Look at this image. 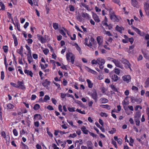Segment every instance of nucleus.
Instances as JSON below:
<instances>
[{"instance_id":"nucleus-1","label":"nucleus","mask_w":149,"mask_h":149,"mask_svg":"<svg viewBox=\"0 0 149 149\" xmlns=\"http://www.w3.org/2000/svg\"><path fill=\"white\" fill-rule=\"evenodd\" d=\"M109 76L113 81L116 82L118 79V76L115 74L111 73L109 74Z\"/></svg>"},{"instance_id":"nucleus-2","label":"nucleus","mask_w":149,"mask_h":149,"mask_svg":"<svg viewBox=\"0 0 149 149\" xmlns=\"http://www.w3.org/2000/svg\"><path fill=\"white\" fill-rule=\"evenodd\" d=\"M138 0H131V2L132 5L134 7L139 8L140 6Z\"/></svg>"},{"instance_id":"nucleus-3","label":"nucleus","mask_w":149,"mask_h":149,"mask_svg":"<svg viewBox=\"0 0 149 149\" xmlns=\"http://www.w3.org/2000/svg\"><path fill=\"white\" fill-rule=\"evenodd\" d=\"M144 9L146 15L149 16V4L147 3H144Z\"/></svg>"},{"instance_id":"nucleus-4","label":"nucleus","mask_w":149,"mask_h":149,"mask_svg":"<svg viewBox=\"0 0 149 149\" xmlns=\"http://www.w3.org/2000/svg\"><path fill=\"white\" fill-rule=\"evenodd\" d=\"M123 80L126 82L127 83H128L130 81L131 79V77L129 75H125L122 77Z\"/></svg>"},{"instance_id":"nucleus-5","label":"nucleus","mask_w":149,"mask_h":149,"mask_svg":"<svg viewBox=\"0 0 149 149\" xmlns=\"http://www.w3.org/2000/svg\"><path fill=\"white\" fill-rule=\"evenodd\" d=\"M109 15L110 18L114 22H118V19L114 13H110Z\"/></svg>"},{"instance_id":"nucleus-6","label":"nucleus","mask_w":149,"mask_h":149,"mask_svg":"<svg viewBox=\"0 0 149 149\" xmlns=\"http://www.w3.org/2000/svg\"><path fill=\"white\" fill-rule=\"evenodd\" d=\"M17 88H19L20 87V88L22 89H24L25 88V86L24 85V83L23 81H18L17 82Z\"/></svg>"},{"instance_id":"nucleus-7","label":"nucleus","mask_w":149,"mask_h":149,"mask_svg":"<svg viewBox=\"0 0 149 149\" xmlns=\"http://www.w3.org/2000/svg\"><path fill=\"white\" fill-rule=\"evenodd\" d=\"M38 39L42 43H45L46 42V40L43 37L40 35H37Z\"/></svg>"},{"instance_id":"nucleus-8","label":"nucleus","mask_w":149,"mask_h":149,"mask_svg":"<svg viewBox=\"0 0 149 149\" xmlns=\"http://www.w3.org/2000/svg\"><path fill=\"white\" fill-rule=\"evenodd\" d=\"M113 62L115 64V65L117 67L122 68L120 63L118 60L114 59L113 61ZM122 67L123 68V67Z\"/></svg>"},{"instance_id":"nucleus-9","label":"nucleus","mask_w":149,"mask_h":149,"mask_svg":"<svg viewBox=\"0 0 149 149\" xmlns=\"http://www.w3.org/2000/svg\"><path fill=\"white\" fill-rule=\"evenodd\" d=\"M97 61L98 65H104L105 62V60L101 58H98Z\"/></svg>"},{"instance_id":"nucleus-10","label":"nucleus","mask_w":149,"mask_h":149,"mask_svg":"<svg viewBox=\"0 0 149 149\" xmlns=\"http://www.w3.org/2000/svg\"><path fill=\"white\" fill-rule=\"evenodd\" d=\"M81 14L82 17L84 18L87 19H89L90 18L89 15L87 13L82 12Z\"/></svg>"},{"instance_id":"nucleus-11","label":"nucleus","mask_w":149,"mask_h":149,"mask_svg":"<svg viewBox=\"0 0 149 149\" xmlns=\"http://www.w3.org/2000/svg\"><path fill=\"white\" fill-rule=\"evenodd\" d=\"M89 38H90L89 39L90 40L89 41V43L88 44V46L90 47L92 46L93 44L94 41V39L92 36H91Z\"/></svg>"},{"instance_id":"nucleus-12","label":"nucleus","mask_w":149,"mask_h":149,"mask_svg":"<svg viewBox=\"0 0 149 149\" xmlns=\"http://www.w3.org/2000/svg\"><path fill=\"white\" fill-rule=\"evenodd\" d=\"M91 96L92 98L95 100V102H96L97 99V95L96 91H94L91 94Z\"/></svg>"},{"instance_id":"nucleus-13","label":"nucleus","mask_w":149,"mask_h":149,"mask_svg":"<svg viewBox=\"0 0 149 149\" xmlns=\"http://www.w3.org/2000/svg\"><path fill=\"white\" fill-rule=\"evenodd\" d=\"M24 72L27 75H29L31 77H33V73L31 71H30L27 70H24Z\"/></svg>"},{"instance_id":"nucleus-14","label":"nucleus","mask_w":149,"mask_h":149,"mask_svg":"<svg viewBox=\"0 0 149 149\" xmlns=\"http://www.w3.org/2000/svg\"><path fill=\"white\" fill-rule=\"evenodd\" d=\"M27 59L29 63H31L33 61V59L31 56V54H27Z\"/></svg>"},{"instance_id":"nucleus-15","label":"nucleus","mask_w":149,"mask_h":149,"mask_svg":"<svg viewBox=\"0 0 149 149\" xmlns=\"http://www.w3.org/2000/svg\"><path fill=\"white\" fill-rule=\"evenodd\" d=\"M122 103L125 110V111H127L128 110V108L127 107H126L125 106L128 104L129 103L124 100L123 102Z\"/></svg>"},{"instance_id":"nucleus-16","label":"nucleus","mask_w":149,"mask_h":149,"mask_svg":"<svg viewBox=\"0 0 149 149\" xmlns=\"http://www.w3.org/2000/svg\"><path fill=\"white\" fill-rule=\"evenodd\" d=\"M81 130L85 134H87L88 132V131L86 129V127L84 126H83L81 128Z\"/></svg>"},{"instance_id":"nucleus-17","label":"nucleus","mask_w":149,"mask_h":149,"mask_svg":"<svg viewBox=\"0 0 149 149\" xmlns=\"http://www.w3.org/2000/svg\"><path fill=\"white\" fill-rule=\"evenodd\" d=\"M93 17L95 21L97 22H99L100 21L99 18L97 15L96 14H94L93 16Z\"/></svg>"},{"instance_id":"nucleus-18","label":"nucleus","mask_w":149,"mask_h":149,"mask_svg":"<svg viewBox=\"0 0 149 149\" xmlns=\"http://www.w3.org/2000/svg\"><path fill=\"white\" fill-rule=\"evenodd\" d=\"M132 29L136 31L138 34L141 35V31L138 28L134 26H132Z\"/></svg>"},{"instance_id":"nucleus-19","label":"nucleus","mask_w":149,"mask_h":149,"mask_svg":"<svg viewBox=\"0 0 149 149\" xmlns=\"http://www.w3.org/2000/svg\"><path fill=\"white\" fill-rule=\"evenodd\" d=\"M96 40L99 45H101L102 41L101 37L100 36H98Z\"/></svg>"},{"instance_id":"nucleus-20","label":"nucleus","mask_w":149,"mask_h":149,"mask_svg":"<svg viewBox=\"0 0 149 149\" xmlns=\"http://www.w3.org/2000/svg\"><path fill=\"white\" fill-rule=\"evenodd\" d=\"M50 84V82L48 81L47 79H46L42 83V85L45 87L47 86Z\"/></svg>"},{"instance_id":"nucleus-21","label":"nucleus","mask_w":149,"mask_h":149,"mask_svg":"<svg viewBox=\"0 0 149 149\" xmlns=\"http://www.w3.org/2000/svg\"><path fill=\"white\" fill-rule=\"evenodd\" d=\"M86 68H87V70H88L89 72L94 74H97V72L91 69L88 67H87Z\"/></svg>"},{"instance_id":"nucleus-22","label":"nucleus","mask_w":149,"mask_h":149,"mask_svg":"<svg viewBox=\"0 0 149 149\" xmlns=\"http://www.w3.org/2000/svg\"><path fill=\"white\" fill-rule=\"evenodd\" d=\"M86 81L88 84V87L90 88H92L93 86V84L91 82L90 80L87 79L86 80Z\"/></svg>"},{"instance_id":"nucleus-23","label":"nucleus","mask_w":149,"mask_h":149,"mask_svg":"<svg viewBox=\"0 0 149 149\" xmlns=\"http://www.w3.org/2000/svg\"><path fill=\"white\" fill-rule=\"evenodd\" d=\"M100 101L101 103H107L108 101L107 99L104 97L100 99Z\"/></svg>"},{"instance_id":"nucleus-24","label":"nucleus","mask_w":149,"mask_h":149,"mask_svg":"<svg viewBox=\"0 0 149 149\" xmlns=\"http://www.w3.org/2000/svg\"><path fill=\"white\" fill-rule=\"evenodd\" d=\"M141 116V113L140 112H136L134 118H139Z\"/></svg>"},{"instance_id":"nucleus-25","label":"nucleus","mask_w":149,"mask_h":149,"mask_svg":"<svg viewBox=\"0 0 149 149\" xmlns=\"http://www.w3.org/2000/svg\"><path fill=\"white\" fill-rule=\"evenodd\" d=\"M100 106L102 108H105L109 110L110 109V106L108 104L101 105Z\"/></svg>"},{"instance_id":"nucleus-26","label":"nucleus","mask_w":149,"mask_h":149,"mask_svg":"<svg viewBox=\"0 0 149 149\" xmlns=\"http://www.w3.org/2000/svg\"><path fill=\"white\" fill-rule=\"evenodd\" d=\"M149 86V77L146 80L145 83L144 87L147 88Z\"/></svg>"},{"instance_id":"nucleus-27","label":"nucleus","mask_w":149,"mask_h":149,"mask_svg":"<svg viewBox=\"0 0 149 149\" xmlns=\"http://www.w3.org/2000/svg\"><path fill=\"white\" fill-rule=\"evenodd\" d=\"M72 54L71 53H68L66 54V58L67 60H70V58L73 56Z\"/></svg>"},{"instance_id":"nucleus-28","label":"nucleus","mask_w":149,"mask_h":149,"mask_svg":"<svg viewBox=\"0 0 149 149\" xmlns=\"http://www.w3.org/2000/svg\"><path fill=\"white\" fill-rule=\"evenodd\" d=\"M110 86L113 91L116 92H118L117 89L116 88L114 85L112 84L110 85Z\"/></svg>"},{"instance_id":"nucleus-29","label":"nucleus","mask_w":149,"mask_h":149,"mask_svg":"<svg viewBox=\"0 0 149 149\" xmlns=\"http://www.w3.org/2000/svg\"><path fill=\"white\" fill-rule=\"evenodd\" d=\"M25 47L26 49L28 51L27 54H31V51L30 47L28 46L27 45H26Z\"/></svg>"},{"instance_id":"nucleus-30","label":"nucleus","mask_w":149,"mask_h":149,"mask_svg":"<svg viewBox=\"0 0 149 149\" xmlns=\"http://www.w3.org/2000/svg\"><path fill=\"white\" fill-rule=\"evenodd\" d=\"M53 26L55 29L56 30L58 28V24L56 23H53Z\"/></svg>"},{"instance_id":"nucleus-31","label":"nucleus","mask_w":149,"mask_h":149,"mask_svg":"<svg viewBox=\"0 0 149 149\" xmlns=\"http://www.w3.org/2000/svg\"><path fill=\"white\" fill-rule=\"evenodd\" d=\"M7 107L8 109H11L14 108V106L11 104L9 103L7 105Z\"/></svg>"},{"instance_id":"nucleus-32","label":"nucleus","mask_w":149,"mask_h":149,"mask_svg":"<svg viewBox=\"0 0 149 149\" xmlns=\"http://www.w3.org/2000/svg\"><path fill=\"white\" fill-rule=\"evenodd\" d=\"M139 118H134V120L136 123V125L137 126H139L140 125V121L139 120Z\"/></svg>"},{"instance_id":"nucleus-33","label":"nucleus","mask_w":149,"mask_h":149,"mask_svg":"<svg viewBox=\"0 0 149 149\" xmlns=\"http://www.w3.org/2000/svg\"><path fill=\"white\" fill-rule=\"evenodd\" d=\"M40 107V106L38 104H36L34 106L33 109L36 110L38 109Z\"/></svg>"},{"instance_id":"nucleus-34","label":"nucleus","mask_w":149,"mask_h":149,"mask_svg":"<svg viewBox=\"0 0 149 149\" xmlns=\"http://www.w3.org/2000/svg\"><path fill=\"white\" fill-rule=\"evenodd\" d=\"M13 38L14 39V40L15 46H17V45L18 44L17 38L15 36H13Z\"/></svg>"},{"instance_id":"nucleus-35","label":"nucleus","mask_w":149,"mask_h":149,"mask_svg":"<svg viewBox=\"0 0 149 149\" xmlns=\"http://www.w3.org/2000/svg\"><path fill=\"white\" fill-rule=\"evenodd\" d=\"M90 38L89 37H86L84 40V41L85 42L84 43V44L88 46V44L87 42L88 41V40H89Z\"/></svg>"},{"instance_id":"nucleus-36","label":"nucleus","mask_w":149,"mask_h":149,"mask_svg":"<svg viewBox=\"0 0 149 149\" xmlns=\"http://www.w3.org/2000/svg\"><path fill=\"white\" fill-rule=\"evenodd\" d=\"M125 66L126 68H130V70L131 69V68H130V63L128 62L127 63L125 64Z\"/></svg>"},{"instance_id":"nucleus-37","label":"nucleus","mask_w":149,"mask_h":149,"mask_svg":"<svg viewBox=\"0 0 149 149\" xmlns=\"http://www.w3.org/2000/svg\"><path fill=\"white\" fill-rule=\"evenodd\" d=\"M21 144L23 146L22 147L23 149H28V146L26 145H25L22 142H21Z\"/></svg>"},{"instance_id":"nucleus-38","label":"nucleus","mask_w":149,"mask_h":149,"mask_svg":"<svg viewBox=\"0 0 149 149\" xmlns=\"http://www.w3.org/2000/svg\"><path fill=\"white\" fill-rule=\"evenodd\" d=\"M81 16H81L80 15H78L77 16V19L80 22H82L83 20V19L82 17Z\"/></svg>"},{"instance_id":"nucleus-39","label":"nucleus","mask_w":149,"mask_h":149,"mask_svg":"<svg viewBox=\"0 0 149 149\" xmlns=\"http://www.w3.org/2000/svg\"><path fill=\"white\" fill-rule=\"evenodd\" d=\"M50 99V97L47 95H45L44 98V102H46L47 100Z\"/></svg>"},{"instance_id":"nucleus-40","label":"nucleus","mask_w":149,"mask_h":149,"mask_svg":"<svg viewBox=\"0 0 149 149\" xmlns=\"http://www.w3.org/2000/svg\"><path fill=\"white\" fill-rule=\"evenodd\" d=\"M17 52L18 53L21 55L22 56L23 55V51H22L20 49L17 50Z\"/></svg>"},{"instance_id":"nucleus-41","label":"nucleus","mask_w":149,"mask_h":149,"mask_svg":"<svg viewBox=\"0 0 149 149\" xmlns=\"http://www.w3.org/2000/svg\"><path fill=\"white\" fill-rule=\"evenodd\" d=\"M0 6L1 7V9L3 10H4L5 7V5L2 2H0Z\"/></svg>"},{"instance_id":"nucleus-42","label":"nucleus","mask_w":149,"mask_h":149,"mask_svg":"<svg viewBox=\"0 0 149 149\" xmlns=\"http://www.w3.org/2000/svg\"><path fill=\"white\" fill-rule=\"evenodd\" d=\"M68 111L71 112H74L75 111V107H72V108H70V107H68Z\"/></svg>"},{"instance_id":"nucleus-43","label":"nucleus","mask_w":149,"mask_h":149,"mask_svg":"<svg viewBox=\"0 0 149 149\" xmlns=\"http://www.w3.org/2000/svg\"><path fill=\"white\" fill-rule=\"evenodd\" d=\"M1 136L3 137L4 138H6V134L4 131H2L1 132Z\"/></svg>"},{"instance_id":"nucleus-44","label":"nucleus","mask_w":149,"mask_h":149,"mask_svg":"<svg viewBox=\"0 0 149 149\" xmlns=\"http://www.w3.org/2000/svg\"><path fill=\"white\" fill-rule=\"evenodd\" d=\"M116 30L120 32L122 30V28L120 27L118 25H117L116 27Z\"/></svg>"},{"instance_id":"nucleus-45","label":"nucleus","mask_w":149,"mask_h":149,"mask_svg":"<svg viewBox=\"0 0 149 149\" xmlns=\"http://www.w3.org/2000/svg\"><path fill=\"white\" fill-rule=\"evenodd\" d=\"M40 65L41 66V68L42 69H45L48 66V64H45V65H44L42 64H41Z\"/></svg>"},{"instance_id":"nucleus-46","label":"nucleus","mask_w":149,"mask_h":149,"mask_svg":"<svg viewBox=\"0 0 149 149\" xmlns=\"http://www.w3.org/2000/svg\"><path fill=\"white\" fill-rule=\"evenodd\" d=\"M13 132L15 136H17L18 135V132L16 129H14L13 130Z\"/></svg>"},{"instance_id":"nucleus-47","label":"nucleus","mask_w":149,"mask_h":149,"mask_svg":"<svg viewBox=\"0 0 149 149\" xmlns=\"http://www.w3.org/2000/svg\"><path fill=\"white\" fill-rule=\"evenodd\" d=\"M67 121L68 123L71 126H72V127H77L76 126H74L73 125V122L72 121H69L68 120H67Z\"/></svg>"},{"instance_id":"nucleus-48","label":"nucleus","mask_w":149,"mask_h":149,"mask_svg":"<svg viewBox=\"0 0 149 149\" xmlns=\"http://www.w3.org/2000/svg\"><path fill=\"white\" fill-rule=\"evenodd\" d=\"M121 61L122 63L125 64L126 63H127V62H128L129 61H127L126 59L125 58H122L121 59Z\"/></svg>"},{"instance_id":"nucleus-49","label":"nucleus","mask_w":149,"mask_h":149,"mask_svg":"<svg viewBox=\"0 0 149 149\" xmlns=\"http://www.w3.org/2000/svg\"><path fill=\"white\" fill-rule=\"evenodd\" d=\"M115 72L117 74H119L120 73V69L118 68H116L115 70Z\"/></svg>"},{"instance_id":"nucleus-50","label":"nucleus","mask_w":149,"mask_h":149,"mask_svg":"<svg viewBox=\"0 0 149 149\" xmlns=\"http://www.w3.org/2000/svg\"><path fill=\"white\" fill-rule=\"evenodd\" d=\"M8 46H4L3 47V49L4 50V52L6 53L8 51Z\"/></svg>"},{"instance_id":"nucleus-51","label":"nucleus","mask_w":149,"mask_h":149,"mask_svg":"<svg viewBox=\"0 0 149 149\" xmlns=\"http://www.w3.org/2000/svg\"><path fill=\"white\" fill-rule=\"evenodd\" d=\"M113 1L116 3H117L119 6H120V3L119 0H113Z\"/></svg>"},{"instance_id":"nucleus-52","label":"nucleus","mask_w":149,"mask_h":149,"mask_svg":"<svg viewBox=\"0 0 149 149\" xmlns=\"http://www.w3.org/2000/svg\"><path fill=\"white\" fill-rule=\"evenodd\" d=\"M100 115L102 117L105 116V117H107L108 116V115L106 113L102 112L100 113Z\"/></svg>"},{"instance_id":"nucleus-53","label":"nucleus","mask_w":149,"mask_h":149,"mask_svg":"<svg viewBox=\"0 0 149 149\" xmlns=\"http://www.w3.org/2000/svg\"><path fill=\"white\" fill-rule=\"evenodd\" d=\"M4 78V72L3 71L1 72V79L2 80H3Z\"/></svg>"},{"instance_id":"nucleus-54","label":"nucleus","mask_w":149,"mask_h":149,"mask_svg":"<svg viewBox=\"0 0 149 149\" xmlns=\"http://www.w3.org/2000/svg\"><path fill=\"white\" fill-rule=\"evenodd\" d=\"M116 131V130L115 128H113L112 129V130H111V131H110L109 132L111 134H113Z\"/></svg>"},{"instance_id":"nucleus-55","label":"nucleus","mask_w":149,"mask_h":149,"mask_svg":"<svg viewBox=\"0 0 149 149\" xmlns=\"http://www.w3.org/2000/svg\"><path fill=\"white\" fill-rule=\"evenodd\" d=\"M104 34L107 35L109 36H112V34L109 31H104Z\"/></svg>"},{"instance_id":"nucleus-56","label":"nucleus","mask_w":149,"mask_h":149,"mask_svg":"<svg viewBox=\"0 0 149 149\" xmlns=\"http://www.w3.org/2000/svg\"><path fill=\"white\" fill-rule=\"evenodd\" d=\"M43 52L44 53V54L46 55L49 52V50L48 49H45L43 50Z\"/></svg>"},{"instance_id":"nucleus-57","label":"nucleus","mask_w":149,"mask_h":149,"mask_svg":"<svg viewBox=\"0 0 149 149\" xmlns=\"http://www.w3.org/2000/svg\"><path fill=\"white\" fill-rule=\"evenodd\" d=\"M60 33L63 36H65L66 35V34L64 32V31L62 30L61 29L60 31Z\"/></svg>"},{"instance_id":"nucleus-58","label":"nucleus","mask_w":149,"mask_h":149,"mask_svg":"<svg viewBox=\"0 0 149 149\" xmlns=\"http://www.w3.org/2000/svg\"><path fill=\"white\" fill-rule=\"evenodd\" d=\"M91 63L92 64H98V62L97 61V59L96 60H93L91 61Z\"/></svg>"},{"instance_id":"nucleus-59","label":"nucleus","mask_w":149,"mask_h":149,"mask_svg":"<svg viewBox=\"0 0 149 149\" xmlns=\"http://www.w3.org/2000/svg\"><path fill=\"white\" fill-rule=\"evenodd\" d=\"M47 108L48 110H53L54 109L53 108V107L52 106H51L50 105H48L47 107Z\"/></svg>"},{"instance_id":"nucleus-60","label":"nucleus","mask_w":149,"mask_h":149,"mask_svg":"<svg viewBox=\"0 0 149 149\" xmlns=\"http://www.w3.org/2000/svg\"><path fill=\"white\" fill-rule=\"evenodd\" d=\"M69 7L70 11H73L74 10V7L73 6L70 5Z\"/></svg>"},{"instance_id":"nucleus-61","label":"nucleus","mask_w":149,"mask_h":149,"mask_svg":"<svg viewBox=\"0 0 149 149\" xmlns=\"http://www.w3.org/2000/svg\"><path fill=\"white\" fill-rule=\"evenodd\" d=\"M77 136V134L75 133H74L73 134H70V135L69 137H70L74 138L75 137H76Z\"/></svg>"},{"instance_id":"nucleus-62","label":"nucleus","mask_w":149,"mask_h":149,"mask_svg":"<svg viewBox=\"0 0 149 149\" xmlns=\"http://www.w3.org/2000/svg\"><path fill=\"white\" fill-rule=\"evenodd\" d=\"M53 83L56 85V86L58 87V89H60L61 88L60 87V85L59 84L56 83L54 81H53Z\"/></svg>"},{"instance_id":"nucleus-63","label":"nucleus","mask_w":149,"mask_h":149,"mask_svg":"<svg viewBox=\"0 0 149 149\" xmlns=\"http://www.w3.org/2000/svg\"><path fill=\"white\" fill-rule=\"evenodd\" d=\"M27 42L29 44H31L33 42V40L32 39H28L26 40Z\"/></svg>"},{"instance_id":"nucleus-64","label":"nucleus","mask_w":149,"mask_h":149,"mask_svg":"<svg viewBox=\"0 0 149 149\" xmlns=\"http://www.w3.org/2000/svg\"><path fill=\"white\" fill-rule=\"evenodd\" d=\"M52 101V102L54 104H56V103L57 102L56 100L55 99V98H52L51 99Z\"/></svg>"}]
</instances>
